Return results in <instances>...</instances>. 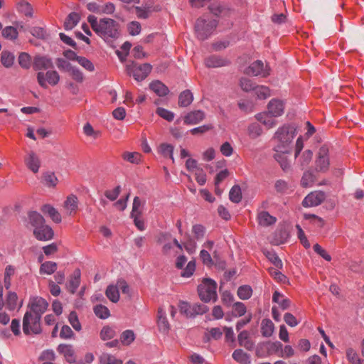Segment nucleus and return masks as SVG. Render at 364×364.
I'll list each match as a JSON object with an SVG mask.
<instances>
[{
    "mask_svg": "<svg viewBox=\"0 0 364 364\" xmlns=\"http://www.w3.org/2000/svg\"><path fill=\"white\" fill-rule=\"evenodd\" d=\"M326 196L322 191H314L308 194L302 201L304 207H314L320 205L324 200Z\"/></svg>",
    "mask_w": 364,
    "mask_h": 364,
    "instance_id": "obj_11",
    "label": "nucleus"
},
{
    "mask_svg": "<svg viewBox=\"0 0 364 364\" xmlns=\"http://www.w3.org/2000/svg\"><path fill=\"white\" fill-rule=\"evenodd\" d=\"M205 118V113L201 110H195L188 112L184 117V123L186 124H196Z\"/></svg>",
    "mask_w": 364,
    "mask_h": 364,
    "instance_id": "obj_20",
    "label": "nucleus"
},
{
    "mask_svg": "<svg viewBox=\"0 0 364 364\" xmlns=\"http://www.w3.org/2000/svg\"><path fill=\"white\" fill-rule=\"evenodd\" d=\"M158 326L159 330L164 333L168 332L170 328V325L166 317V312L161 308L158 310Z\"/></svg>",
    "mask_w": 364,
    "mask_h": 364,
    "instance_id": "obj_25",
    "label": "nucleus"
},
{
    "mask_svg": "<svg viewBox=\"0 0 364 364\" xmlns=\"http://www.w3.org/2000/svg\"><path fill=\"white\" fill-rule=\"evenodd\" d=\"M128 75H132L136 81H142L151 73L152 66L149 63L141 65L131 62L126 66Z\"/></svg>",
    "mask_w": 364,
    "mask_h": 364,
    "instance_id": "obj_5",
    "label": "nucleus"
},
{
    "mask_svg": "<svg viewBox=\"0 0 364 364\" xmlns=\"http://www.w3.org/2000/svg\"><path fill=\"white\" fill-rule=\"evenodd\" d=\"M346 357L349 362L352 364H360V359L357 353V352L353 349L352 348H348L346 350Z\"/></svg>",
    "mask_w": 364,
    "mask_h": 364,
    "instance_id": "obj_52",
    "label": "nucleus"
},
{
    "mask_svg": "<svg viewBox=\"0 0 364 364\" xmlns=\"http://www.w3.org/2000/svg\"><path fill=\"white\" fill-rule=\"evenodd\" d=\"M33 68L36 71L51 69L53 68L52 59L46 55H36L33 60Z\"/></svg>",
    "mask_w": 364,
    "mask_h": 364,
    "instance_id": "obj_12",
    "label": "nucleus"
},
{
    "mask_svg": "<svg viewBox=\"0 0 364 364\" xmlns=\"http://www.w3.org/2000/svg\"><path fill=\"white\" fill-rule=\"evenodd\" d=\"M252 294V289L249 285H243L238 288L237 296L242 300L248 299Z\"/></svg>",
    "mask_w": 364,
    "mask_h": 364,
    "instance_id": "obj_44",
    "label": "nucleus"
},
{
    "mask_svg": "<svg viewBox=\"0 0 364 364\" xmlns=\"http://www.w3.org/2000/svg\"><path fill=\"white\" fill-rule=\"evenodd\" d=\"M289 154L290 152L275 151L274 154V159L280 164L284 171L289 169L290 167V164L287 156Z\"/></svg>",
    "mask_w": 364,
    "mask_h": 364,
    "instance_id": "obj_26",
    "label": "nucleus"
},
{
    "mask_svg": "<svg viewBox=\"0 0 364 364\" xmlns=\"http://www.w3.org/2000/svg\"><path fill=\"white\" fill-rule=\"evenodd\" d=\"M115 335L114 329L109 326H104L100 331V338L103 341L112 339Z\"/></svg>",
    "mask_w": 364,
    "mask_h": 364,
    "instance_id": "obj_48",
    "label": "nucleus"
},
{
    "mask_svg": "<svg viewBox=\"0 0 364 364\" xmlns=\"http://www.w3.org/2000/svg\"><path fill=\"white\" fill-rule=\"evenodd\" d=\"M43 181L46 186L55 187L57 184L58 178L53 173L48 172L43 175Z\"/></svg>",
    "mask_w": 364,
    "mask_h": 364,
    "instance_id": "obj_57",
    "label": "nucleus"
},
{
    "mask_svg": "<svg viewBox=\"0 0 364 364\" xmlns=\"http://www.w3.org/2000/svg\"><path fill=\"white\" fill-rule=\"evenodd\" d=\"M217 284L211 279H204L198 287L200 299L204 302L216 301L217 299Z\"/></svg>",
    "mask_w": 364,
    "mask_h": 364,
    "instance_id": "obj_3",
    "label": "nucleus"
},
{
    "mask_svg": "<svg viewBox=\"0 0 364 364\" xmlns=\"http://www.w3.org/2000/svg\"><path fill=\"white\" fill-rule=\"evenodd\" d=\"M80 16L76 12L70 13L66 18L64 23L65 30H72L80 21Z\"/></svg>",
    "mask_w": 364,
    "mask_h": 364,
    "instance_id": "obj_30",
    "label": "nucleus"
},
{
    "mask_svg": "<svg viewBox=\"0 0 364 364\" xmlns=\"http://www.w3.org/2000/svg\"><path fill=\"white\" fill-rule=\"evenodd\" d=\"M24 163L26 167L33 173H36L38 172L41 167V160L34 151H29L26 153L24 158Z\"/></svg>",
    "mask_w": 364,
    "mask_h": 364,
    "instance_id": "obj_13",
    "label": "nucleus"
},
{
    "mask_svg": "<svg viewBox=\"0 0 364 364\" xmlns=\"http://www.w3.org/2000/svg\"><path fill=\"white\" fill-rule=\"evenodd\" d=\"M68 72L72 78L77 82H82L84 80V75L77 68L72 66Z\"/></svg>",
    "mask_w": 364,
    "mask_h": 364,
    "instance_id": "obj_56",
    "label": "nucleus"
},
{
    "mask_svg": "<svg viewBox=\"0 0 364 364\" xmlns=\"http://www.w3.org/2000/svg\"><path fill=\"white\" fill-rule=\"evenodd\" d=\"M68 321L70 324L76 331H80L82 329L81 323L79 321L77 314L75 311H73L68 316Z\"/></svg>",
    "mask_w": 364,
    "mask_h": 364,
    "instance_id": "obj_46",
    "label": "nucleus"
},
{
    "mask_svg": "<svg viewBox=\"0 0 364 364\" xmlns=\"http://www.w3.org/2000/svg\"><path fill=\"white\" fill-rule=\"evenodd\" d=\"M141 203L139 197H135L133 200L132 210L131 217L141 216Z\"/></svg>",
    "mask_w": 364,
    "mask_h": 364,
    "instance_id": "obj_60",
    "label": "nucleus"
},
{
    "mask_svg": "<svg viewBox=\"0 0 364 364\" xmlns=\"http://www.w3.org/2000/svg\"><path fill=\"white\" fill-rule=\"evenodd\" d=\"M92 30L105 41H112L119 36V24L113 19L109 18H100L93 15L87 17Z\"/></svg>",
    "mask_w": 364,
    "mask_h": 364,
    "instance_id": "obj_1",
    "label": "nucleus"
},
{
    "mask_svg": "<svg viewBox=\"0 0 364 364\" xmlns=\"http://www.w3.org/2000/svg\"><path fill=\"white\" fill-rule=\"evenodd\" d=\"M38 85L44 89L48 87V85L55 86L60 82V75L56 70H50L46 73L40 71L36 75Z\"/></svg>",
    "mask_w": 364,
    "mask_h": 364,
    "instance_id": "obj_7",
    "label": "nucleus"
},
{
    "mask_svg": "<svg viewBox=\"0 0 364 364\" xmlns=\"http://www.w3.org/2000/svg\"><path fill=\"white\" fill-rule=\"evenodd\" d=\"M156 112L168 122H171L174 118V114L172 112L162 107H158Z\"/></svg>",
    "mask_w": 364,
    "mask_h": 364,
    "instance_id": "obj_61",
    "label": "nucleus"
},
{
    "mask_svg": "<svg viewBox=\"0 0 364 364\" xmlns=\"http://www.w3.org/2000/svg\"><path fill=\"white\" fill-rule=\"evenodd\" d=\"M106 296L112 302L116 303L119 299V294L116 286L109 285L106 289Z\"/></svg>",
    "mask_w": 364,
    "mask_h": 364,
    "instance_id": "obj_43",
    "label": "nucleus"
},
{
    "mask_svg": "<svg viewBox=\"0 0 364 364\" xmlns=\"http://www.w3.org/2000/svg\"><path fill=\"white\" fill-rule=\"evenodd\" d=\"M18 60L22 68L28 69L31 67V57L26 53H21L18 56Z\"/></svg>",
    "mask_w": 364,
    "mask_h": 364,
    "instance_id": "obj_50",
    "label": "nucleus"
},
{
    "mask_svg": "<svg viewBox=\"0 0 364 364\" xmlns=\"http://www.w3.org/2000/svg\"><path fill=\"white\" fill-rule=\"evenodd\" d=\"M158 151L164 157H168L173 161V162L174 161V158L173 156V146L171 144L166 143L161 144L158 148Z\"/></svg>",
    "mask_w": 364,
    "mask_h": 364,
    "instance_id": "obj_36",
    "label": "nucleus"
},
{
    "mask_svg": "<svg viewBox=\"0 0 364 364\" xmlns=\"http://www.w3.org/2000/svg\"><path fill=\"white\" fill-rule=\"evenodd\" d=\"M41 317L34 316L31 311H26L23 318V331L26 335L39 334L42 329Z\"/></svg>",
    "mask_w": 364,
    "mask_h": 364,
    "instance_id": "obj_4",
    "label": "nucleus"
},
{
    "mask_svg": "<svg viewBox=\"0 0 364 364\" xmlns=\"http://www.w3.org/2000/svg\"><path fill=\"white\" fill-rule=\"evenodd\" d=\"M57 350L65 357L68 363H73L75 362V352L72 345L60 344L58 346Z\"/></svg>",
    "mask_w": 364,
    "mask_h": 364,
    "instance_id": "obj_19",
    "label": "nucleus"
},
{
    "mask_svg": "<svg viewBox=\"0 0 364 364\" xmlns=\"http://www.w3.org/2000/svg\"><path fill=\"white\" fill-rule=\"evenodd\" d=\"M263 129L257 122L251 123L247 127V134L250 138L255 139L262 134Z\"/></svg>",
    "mask_w": 364,
    "mask_h": 364,
    "instance_id": "obj_35",
    "label": "nucleus"
},
{
    "mask_svg": "<svg viewBox=\"0 0 364 364\" xmlns=\"http://www.w3.org/2000/svg\"><path fill=\"white\" fill-rule=\"evenodd\" d=\"M17 28L14 26H6L2 30V36L8 40H16L18 38Z\"/></svg>",
    "mask_w": 364,
    "mask_h": 364,
    "instance_id": "obj_42",
    "label": "nucleus"
},
{
    "mask_svg": "<svg viewBox=\"0 0 364 364\" xmlns=\"http://www.w3.org/2000/svg\"><path fill=\"white\" fill-rule=\"evenodd\" d=\"M41 210L43 213L48 214L55 223H59L61 222L60 214L53 206L44 205Z\"/></svg>",
    "mask_w": 364,
    "mask_h": 364,
    "instance_id": "obj_32",
    "label": "nucleus"
},
{
    "mask_svg": "<svg viewBox=\"0 0 364 364\" xmlns=\"http://www.w3.org/2000/svg\"><path fill=\"white\" fill-rule=\"evenodd\" d=\"M80 282V274H73L70 277V279L66 284L68 290L72 294L75 293Z\"/></svg>",
    "mask_w": 364,
    "mask_h": 364,
    "instance_id": "obj_38",
    "label": "nucleus"
},
{
    "mask_svg": "<svg viewBox=\"0 0 364 364\" xmlns=\"http://www.w3.org/2000/svg\"><path fill=\"white\" fill-rule=\"evenodd\" d=\"M122 156L124 161L132 164H139L141 162V155L139 152L125 151Z\"/></svg>",
    "mask_w": 364,
    "mask_h": 364,
    "instance_id": "obj_39",
    "label": "nucleus"
},
{
    "mask_svg": "<svg viewBox=\"0 0 364 364\" xmlns=\"http://www.w3.org/2000/svg\"><path fill=\"white\" fill-rule=\"evenodd\" d=\"M274 326L270 319L264 318L261 323V333L264 337H270L274 332Z\"/></svg>",
    "mask_w": 364,
    "mask_h": 364,
    "instance_id": "obj_27",
    "label": "nucleus"
},
{
    "mask_svg": "<svg viewBox=\"0 0 364 364\" xmlns=\"http://www.w3.org/2000/svg\"><path fill=\"white\" fill-rule=\"evenodd\" d=\"M100 364H122V361L109 353H102L100 358Z\"/></svg>",
    "mask_w": 364,
    "mask_h": 364,
    "instance_id": "obj_45",
    "label": "nucleus"
},
{
    "mask_svg": "<svg viewBox=\"0 0 364 364\" xmlns=\"http://www.w3.org/2000/svg\"><path fill=\"white\" fill-rule=\"evenodd\" d=\"M78 207V200L75 195H70L67 197L64 203V208L66 213L69 215H72L75 213Z\"/></svg>",
    "mask_w": 364,
    "mask_h": 364,
    "instance_id": "obj_22",
    "label": "nucleus"
},
{
    "mask_svg": "<svg viewBox=\"0 0 364 364\" xmlns=\"http://www.w3.org/2000/svg\"><path fill=\"white\" fill-rule=\"evenodd\" d=\"M33 235L38 240L47 241L53 237L54 233L50 226L44 224L38 228L33 229Z\"/></svg>",
    "mask_w": 364,
    "mask_h": 364,
    "instance_id": "obj_16",
    "label": "nucleus"
},
{
    "mask_svg": "<svg viewBox=\"0 0 364 364\" xmlns=\"http://www.w3.org/2000/svg\"><path fill=\"white\" fill-rule=\"evenodd\" d=\"M247 311L245 305L242 302H236L232 307V314L236 317H240Z\"/></svg>",
    "mask_w": 364,
    "mask_h": 364,
    "instance_id": "obj_58",
    "label": "nucleus"
},
{
    "mask_svg": "<svg viewBox=\"0 0 364 364\" xmlns=\"http://www.w3.org/2000/svg\"><path fill=\"white\" fill-rule=\"evenodd\" d=\"M313 157V152L310 149H306L304 152L301 153L300 156L298 159V163L303 168L306 167L310 161H311Z\"/></svg>",
    "mask_w": 364,
    "mask_h": 364,
    "instance_id": "obj_40",
    "label": "nucleus"
},
{
    "mask_svg": "<svg viewBox=\"0 0 364 364\" xmlns=\"http://www.w3.org/2000/svg\"><path fill=\"white\" fill-rule=\"evenodd\" d=\"M330 166L329 149L326 145H323L318 149L315 160V170L317 172L326 173Z\"/></svg>",
    "mask_w": 364,
    "mask_h": 364,
    "instance_id": "obj_8",
    "label": "nucleus"
},
{
    "mask_svg": "<svg viewBox=\"0 0 364 364\" xmlns=\"http://www.w3.org/2000/svg\"><path fill=\"white\" fill-rule=\"evenodd\" d=\"M232 358L240 364H250V355L242 349H236L232 355Z\"/></svg>",
    "mask_w": 364,
    "mask_h": 364,
    "instance_id": "obj_23",
    "label": "nucleus"
},
{
    "mask_svg": "<svg viewBox=\"0 0 364 364\" xmlns=\"http://www.w3.org/2000/svg\"><path fill=\"white\" fill-rule=\"evenodd\" d=\"M253 92L258 100H266L271 96V90L264 85H255Z\"/></svg>",
    "mask_w": 364,
    "mask_h": 364,
    "instance_id": "obj_28",
    "label": "nucleus"
},
{
    "mask_svg": "<svg viewBox=\"0 0 364 364\" xmlns=\"http://www.w3.org/2000/svg\"><path fill=\"white\" fill-rule=\"evenodd\" d=\"M18 296L14 292H9L7 295L6 304L10 311L14 310L17 305Z\"/></svg>",
    "mask_w": 364,
    "mask_h": 364,
    "instance_id": "obj_51",
    "label": "nucleus"
},
{
    "mask_svg": "<svg viewBox=\"0 0 364 364\" xmlns=\"http://www.w3.org/2000/svg\"><path fill=\"white\" fill-rule=\"evenodd\" d=\"M267 258L274 264L278 269H282V262L279 257L274 252L267 251L266 253Z\"/></svg>",
    "mask_w": 364,
    "mask_h": 364,
    "instance_id": "obj_55",
    "label": "nucleus"
},
{
    "mask_svg": "<svg viewBox=\"0 0 364 364\" xmlns=\"http://www.w3.org/2000/svg\"><path fill=\"white\" fill-rule=\"evenodd\" d=\"M16 9L18 12L22 13L26 16H31L33 14V9L31 4L25 0H20L16 4Z\"/></svg>",
    "mask_w": 364,
    "mask_h": 364,
    "instance_id": "obj_37",
    "label": "nucleus"
},
{
    "mask_svg": "<svg viewBox=\"0 0 364 364\" xmlns=\"http://www.w3.org/2000/svg\"><path fill=\"white\" fill-rule=\"evenodd\" d=\"M94 312L95 315L102 319L107 318L110 314L109 309L103 305H97L94 307Z\"/></svg>",
    "mask_w": 364,
    "mask_h": 364,
    "instance_id": "obj_47",
    "label": "nucleus"
},
{
    "mask_svg": "<svg viewBox=\"0 0 364 364\" xmlns=\"http://www.w3.org/2000/svg\"><path fill=\"white\" fill-rule=\"evenodd\" d=\"M178 307L181 314H184L186 317H193L192 305L185 301H181Z\"/></svg>",
    "mask_w": 364,
    "mask_h": 364,
    "instance_id": "obj_54",
    "label": "nucleus"
},
{
    "mask_svg": "<svg viewBox=\"0 0 364 364\" xmlns=\"http://www.w3.org/2000/svg\"><path fill=\"white\" fill-rule=\"evenodd\" d=\"M313 248L314 252L326 261L330 262L331 260L329 253L318 244H315Z\"/></svg>",
    "mask_w": 364,
    "mask_h": 364,
    "instance_id": "obj_62",
    "label": "nucleus"
},
{
    "mask_svg": "<svg viewBox=\"0 0 364 364\" xmlns=\"http://www.w3.org/2000/svg\"><path fill=\"white\" fill-rule=\"evenodd\" d=\"M193 100V95L189 90L182 92L178 97V105L181 107H188Z\"/></svg>",
    "mask_w": 364,
    "mask_h": 364,
    "instance_id": "obj_34",
    "label": "nucleus"
},
{
    "mask_svg": "<svg viewBox=\"0 0 364 364\" xmlns=\"http://www.w3.org/2000/svg\"><path fill=\"white\" fill-rule=\"evenodd\" d=\"M214 242L211 240H208L203 243V249L200 252V258L202 260L203 264L207 267L213 266V259H212V256L210 255L209 251H212L213 248Z\"/></svg>",
    "mask_w": 364,
    "mask_h": 364,
    "instance_id": "obj_14",
    "label": "nucleus"
},
{
    "mask_svg": "<svg viewBox=\"0 0 364 364\" xmlns=\"http://www.w3.org/2000/svg\"><path fill=\"white\" fill-rule=\"evenodd\" d=\"M267 112L275 117L282 116L284 112V102L278 99L271 100L267 105Z\"/></svg>",
    "mask_w": 364,
    "mask_h": 364,
    "instance_id": "obj_15",
    "label": "nucleus"
},
{
    "mask_svg": "<svg viewBox=\"0 0 364 364\" xmlns=\"http://www.w3.org/2000/svg\"><path fill=\"white\" fill-rule=\"evenodd\" d=\"M230 61L218 55H210L205 59V65L208 68H220L229 65Z\"/></svg>",
    "mask_w": 364,
    "mask_h": 364,
    "instance_id": "obj_18",
    "label": "nucleus"
},
{
    "mask_svg": "<svg viewBox=\"0 0 364 364\" xmlns=\"http://www.w3.org/2000/svg\"><path fill=\"white\" fill-rule=\"evenodd\" d=\"M230 200L235 203L240 202L242 199V192L240 187L237 185L233 186L229 193Z\"/></svg>",
    "mask_w": 364,
    "mask_h": 364,
    "instance_id": "obj_41",
    "label": "nucleus"
},
{
    "mask_svg": "<svg viewBox=\"0 0 364 364\" xmlns=\"http://www.w3.org/2000/svg\"><path fill=\"white\" fill-rule=\"evenodd\" d=\"M240 85L241 89L245 92L253 91L255 87L252 80L247 77H242L240 79Z\"/></svg>",
    "mask_w": 364,
    "mask_h": 364,
    "instance_id": "obj_59",
    "label": "nucleus"
},
{
    "mask_svg": "<svg viewBox=\"0 0 364 364\" xmlns=\"http://www.w3.org/2000/svg\"><path fill=\"white\" fill-rule=\"evenodd\" d=\"M217 26L215 20L205 21L203 18L197 20L195 29L198 39L203 41L207 39Z\"/></svg>",
    "mask_w": 364,
    "mask_h": 364,
    "instance_id": "obj_6",
    "label": "nucleus"
},
{
    "mask_svg": "<svg viewBox=\"0 0 364 364\" xmlns=\"http://www.w3.org/2000/svg\"><path fill=\"white\" fill-rule=\"evenodd\" d=\"M57 271V264L54 262H46L41 266L40 273H54Z\"/></svg>",
    "mask_w": 364,
    "mask_h": 364,
    "instance_id": "obj_53",
    "label": "nucleus"
},
{
    "mask_svg": "<svg viewBox=\"0 0 364 364\" xmlns=\"http://www.w3.org/2000/svg\"><path fill=\"white\" fill-rule=\"evenodd\" d=\"M29 223L35 228H38L41 225L45 224V220L43 217L36 211L30 212L28 213Z\"/></svg>",
    "mask_w": 364,
    "mask_h": 364,
    "instance_id": "obj_24",
    "label": "nucleus"
},
{
    "mask_svg": "<svg viewBox=\"0 0 364 364\" xmlns=\"http://www.w3.org/2000/svg\"><path fill=\"white\" fill-rule=\"evenodd\" d=\"M257 220L259 224L262 226L271 225L276 222V218L266 211L259 213L257 215Z\"/></svg>",
    "mask_w": 364,
    "mask_h": 364,
    "instance_id": "obj_31",
    "label": "nucleus"
},
{
    "mask_svg": "<svg viewBox=\"0 0 364 364\" xmlns=\"http://www.w3.org/2000/svg\"><path fill=\"white\" fill-rule=\"evenodd\" d=\"M75 336L74 332L71 328L68 325H63L60 329V337L62 339H71Z\"/></svg>",
    "mask_w": 364,
    "mask_h": 364,
    "instance_id": "obj_63",
    "label": "nucleus"
},
{
    "mask_svg": "<svg viewBox=\"0 0 364 364\" xmlns=\"http://www.w3.org/2000/svg\"><path fill=\"white\" fill-rule=\"evenodd\" d=\"M1 61L4 66L10 68L14 64V56L11 53L4 52L1 54Z\"/></svg>",
    "mask_w": 364,
    "mask_h": 364,
    "instance_id": "obj_64",
    "label": "nucleus"
},
{
    "mask_svg": "<svg viewBox=\"0 0 364 364\" xmlns=\"http://www.w3.org/2000/svg\"><path fill=\"white\" fill-rule=\"evenodd\" d=\"M149 88L159 97L166 96L169 92L168 87L159 80L152 81L149 84Z\"/></svg>",
    "mask_w": 364,
    "mask_h": 364,
    "instance_id": "obj_21",
    "label": "nucleus"
},
{
    "mask_svg": "<svg viewBox=\"0 0 364 364\" xmlns=\"http://www.w3.org/2000/svg\"><path fill=\"white\" fill-rule=\"evenodd\" d=\"M296 134V128L292 125L285 124L279 127L272 138L277 144L274 151L291 152V144Z\"/></svg>",
    "mask_w": 364,
    "mask_h": 364,
    "instance_id": "obj_2",
    "label": "nucleus"
},
{
    "mask_svg": "<svg viewBox=\"0 0 364 364\" xmlns=\"http://www.w3.org/2000/svg\"><path fill=\"white\" fill-rule=\"evenodd\" d=\"M48 306V302L41 297H34L31 299L28 308L30 311L34 316H39L41 318V316L44 314Z\"/></svg>",
    "mask_w": 364,
    "mask_h": 364,
    "instance_id": "obj_10",
    "label": "nucleus"
},
{
    "mask_svg": "<svg viewBox=\"0 0 364 364\" xmlns=\"http://www.w3.org/2000/svg\"><path fill=\"white\" fill-rule=\"evenodd\" d=\"M272 301L275 303H277L282 310L287 309L290 306L289 299L285 298L284 295H282L277 291H275L274 292L272 296Z\"/></svg>",
    "mask_w": 364,
    "mask_h": 364,
    "instance_id": "obj_29",
    "label": "nucleus"
},
{
    "mask_svg": "<svg viewBox=\"0 0 364 364\" xmlns=\"http://www.w3.org/2000/svg\"><path fill=\"white\" fill-rule=\"evenodd\" d=\"M247 75L266 77L270 75V68L267 64L264 65L262 60H257L252 63L245 70Z\"/></svg>",
    "mask_w": 364,
    "mask_h": 364,
    "instance_id": "obj_9",
    "label": "nucleus"
},
{
    "mask_svg": "<svg viewBox=\"0 0 364 364\" xmlns=\"http://www.w3.org/2000/svg\"><path fill=\"white\" fill-rule=\"evenodd\" d=\"M134 338H135V336H134L133 331H132V330L124 331L120 336L121 342L125 346H128L131 343H132L134 341Z\"/></svg>",
    "mask_w": 364,
    "mask_h": 364,
    "instance_id": "obj_49",
    "label": "nucleus"
},
{
    "mask_svg": "<svg viewBox=\"0 0 364 364\" xmlns=\"http://www.w3.org/2000/svg\"><path fill=\"white\" fill-rule=\"evenodd\" d=\"M240 346H243L247 350H252L254 343L249 339V333L247 331H241L237 337Z\"/></svg>",
    "mask_w": 364,
    "mask_h": 364,
    "instance_id": "obj_33",
    "label": "nucleus"
},
{
    "mask_svg": "<svg viewBox=\"0 0 364 364\" xmlns=\"http://www.w3.org/2000/svg\"><path fill=\"white\" fill-rule=\"evenodd\" d=\"M275 118V117H273L267 111L255 115V119L264 125L267 129H272L277 125V121Z\"/></svg>",
    "mask_w": 364,
    "mask_h": 364,
    "instance_id": "obj_17",
    "label": "nucleus"
}]
</instances>
